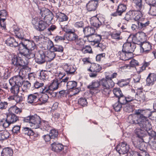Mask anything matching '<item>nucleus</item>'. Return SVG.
Wrapping results in <instances>:
<instances>
[{"instance_id":"nucleus-1","label":"nucleus","mask_w":156,"mask_h":156,"mask_svg":"<svg viewBox=\"0 0 156 156\" xmlns=\"http://www.w3.org/2000/svg\"><path fill=\"white\" fill-rule=\"evenodd\" d=\"M6 43L10 47L18 46L20 53L25 56L27 58L33 56L32 55V51L36 48V45L32 41L28 39L23 40L21 42L19 43L14 38L10 37L6 41Z\"/></svg>"},{"instance_id":"nucleus-2","label":"nucleus","mask_w":156,"mask_h":156,"mask_svg":"<svg viewBox=\"0 0 156 156\" xmlns=\"http://www.w3.org/2000/svg\"><path fill=\"white\" fill-rule=\"evenodd\" d=\"M23 120L25 122H29L30 126L33 128H38L42 126L44 129L47 130L49 127L48 122L44 121L41 122L40 117L37 115L28 116L24 118Z\"/></svg>"},{"instance_id":"nucleus-3","label":"nucleus","mask_w":156,"mask_h":156,"mask_svg":"<svg viewBox=\"0 0 156 156\" xmlns=\"http://www.w3.org/2000/svg\"><path fill=\"white\" fill-rule=\"evenodd\" d=\"M136 45L134 44H132L129 42L124 43L123 45L122 53H120V58L124 60H126L130 58L131 57L129 56V54H132L136 48Z\"/></svg>"},{"instance_id":"nucleus-4","label":"nucleus","mask_w":156,"mask_h":156,"mask_svg":"<svg viewBox=\"0 0 156 156\" xmlns=\"http://www.w3.org/2000/svg\"><path fill=\"white\" fill-rule=\"evenodd\" d=\"M27 75L26 71L23 69L20 70L19 72V75L14 76L10 79L9 83L12 86L11 88L14 87L16 88L21 87L20 82L25 78Z\"/></svg>"},{"instance_id":"nucleus-5","label":"nucleus","mask_w":156,"mask_h":156,"mask_svg":"<svg viewBox=\"0 0 156 156\" xmlns=\"http://www.w3.org/2000/svg\"><path fill=\"white\" fill-rule=\"evenodd\" d=\"M57 89L53 88V89H51V88H43L41 93L40 94L38 93V103L36 105H41L47 102L48 98L47 94L52 95L53 91Z\"/></svg>"},{"instance_id":"nucleus-6","label":"nucleus","mask_w":156,"mask_h":156,"mask_svg":"<svg viewBox=\"0 0 156 156\" xmlns=\"http://www.w3.org/2000/svg\"><path fill=\"white\" fill-rule=\"evenodd\" d=\"M45 20L35 17L32 19V23L35 29L39 31H42L45 30L48 26Z\"/></svg>"},{"instance_id":"nucleus-7","label":"nucleus","mask_w":156,"mask_h":156,"mask_svg":"<svg viewBox=\"0 0 156 156\" xmlns=\"http://www.w3.org/2000/svg\"><path fill=\"white\" fill-rule=\"evenodd\" d=\"M18 117L13 113H9L6 115V118L2 119L0 121V124L5 128H7L11 124L17 121Z\"/></svg>"},{"instance_id":"nucleus-8","label":"nucleus","mask_w":156,"mask_h":156,"mask_svg":"<svg viewBox=\"0 0 156 156\" xmlns=\"http://www.w3.org/2000/svg\"><path fill=\"white\" fill-rule=\"evenodd\" d=\"M138 42L137 41V45L139 46L140 54L148 53L151 50V45L149 42H143L138 43Z\"/></svg>"},{"instance_id":"nucleus-9","label":"nucleus","mask_w":156,"mask_h":156,"mask_svg":"<svg viewBox=\"0 0 156 156\" xmlns=\"http://www.w3.org/2000/svg\"><path fill=\"white\" fill-rule=\"evenodd\" d=\"M116 149L119 154H124L129 151V147L126 142H123L117 145Z\"/></svg>"},{"instance_id":"nucleus-10","label":"nucleus","mask_w":156,"mask_h":156,"mask_svg":"<svg viewBox=\"0 0 156 156\" xmlns=\"http://www.w3.org/2000/svg\"><path fill=\"white\" fill-rule=\"evenodd\" d=\"M101 66L98 64L93 63L91 64L88 70L91 72L90 74V77H95L97 75V73L99 72L101 70Z\"/></svg>"},{"instance_id":"nucleus-11","label":"nucleus","mask_w":156,"mask_h":156,"mask_svg":"<svg viewBox=\"0 0 156 156\" xmlns=\"http://www.w3.org/2000/svg\"><path fill=\"white\" fill-rule=\"evenodd\" d=\"M40 13L44 20L46 21L47 19L49 21L51 20L52 19V14L51 12L48 9L42 8L40 10Z\"/></svg>"},{"instance_id":"nucleus-12","label":"nucleus","mask_w":156,"mask_h":156,"mask_svg":"<svg viewBox=\"0 0 156 156\" xmlns=\"http://www.w3.org/2000/svg\"><path fill=\"white\" fill-rule=\"evenodd\" d=\"M126 9V6L124 4H121L119 5L116 11L112 13L111 15L113 16H120L122 14L125 12Z\"/></svg>"},{"instance_id":"nucleus-13","label":"nucleus","mask_w":156,"mask_h":156,"mask_svg":"<svg viewBox=\"0 0 156 156\" xmlns=\"http://www.w3.org/2000/svg\"><path fill=\"white\" fill-rule=\"evenodd\" d=\"M12 64L18 68L23 67L27 64L20 57H14L12 59Z\"/></svg>"},{"instance_id":"nucleus-14","label":"nucleus","mask_w":156,"mask_h":156,"mask_svg":"<svg viewBox=\"0 0 156 156\" xmlns=\"http://www.w3.org/2000/svg\"><path fill=\"white\" fill-rule=\"evenodd\" d=\"M48 44L49 46H48V48L53 50L54 52H62L63 51V48L62 46L57 45H54L53 42L51 41H49Z\"/></svg>"},{"instance_id":"nucleus-15","label":"nucleus","mask_w":156,"mask_h":156,"mask_svg":"<svg viewBox=\"0 0 156 156\" xmlns=\"http://www.w3.org/2000/svg\"><path fill=\"white\" fill-rule=\"evenodd\" d=\"M46 59V57L45 54L43 52L40 53L37 52L36 53V56H35V62L39 64H41L44 63Z\"/></svg>"},{"instance_id":"nucleus-16","label":"nucleus","mask_w":156,"mask_h":156,"mask_svg":"<svg viewBox=\"0 0 156 156\" xmlns=\"http://www.w3.org/2000/svg\"><path fill=\"white\" fill-rule=\"evenodd\" d=\"M38 93H35L34 94H30L28 95L27 98V102L28 103L33 104L37 105L38 103Z\"/></svg>"},{"instance_id":"nucleus-17","label":"nucleus","mask_w":156,"mask_h":156,"mask_svg":"<svg viewBox=\"0 0 156 156\" xmlns=\"http://www.w3.org/2000/svg\"><path fill=\"white\" fill-rule=\"evenodd\" d=\"M51 150L56 152H59L63 149V146L61 143L54 142L51 144Z\"/></svg>"},{"instance_id":"nucleus-18","label":"nucleus","mask_w":156,"mask_h":156,"mask_svg":"<svg viewBox=\"0 0 156 156\" xmlns=\"http://www.w3.org/2000/svg\"><path fill=\"white\" fill-rule=\"evenodd\" d=\"M156 81V75L153 73H150L147 78L146 84L149 86H151L154 84Z\"/></svg>"},{"instance_id":"nucleus-19","label":"nucleus","mask_w":156,"mask_h":156,"mask_svg":"<svg viewBox=\"0 0 156 156\" xmlns=\"http://www.w3.org/2000/svg\"><path fill=\"white\" fill-rule=\"evenodd\" d=\"M98 2L94 0L90 1L87 5V10L89 11H94L98 5Z\"/></svg>"},{"instance_id":"nucleus-20","label":"nucleus","mask_w":156,"mask_h":156,"mask_svg":"<svg viewBox=\"0 0 156 156\" xmlns=\"http://www.w3.org/2000/svg\"><path fill=\"white\" fill-rule=\"evenodd\" d=\"M63 68L67 75L73 74L76 71L74 66L67 64L64 65Z\"/></svg>"},{"instance_id":"nucleus-21","label":"nucleus","mask_w":156,"mask_h":156,"mask_svg":"<svg viewBox=\"0 0 156 156\" xmlns=\"http://www.w3.org/2000/svg\"><path fill=\"white\" fill-rule=\"evenodd\" d=\"M91 25L96 28L99 27L101 24L98 18L97 17L94 16L91 18L90 20Z\"/></svg>"},{"instance_id":"nucleus-22","label":"nucleus","mask_w":156,"mask_h":156,"mask_svg":"<svg viewBox=\"0 0 156 156\" xmlns=\"http://www.w3.org/2000/svg\"><path fill=\"white\" fill-rule=\"evenodd\" d=\"M144 111V110L140 109H138L137 111V115H139V117L138 119V122H140L142 124L148 120L147 118L141 114V113H143Z\"/></svg>"},{"instance_id":"nucleus-23","label":"nucleus","mask_w":156,"mask_h":156,"mask_svg":"<svg viewBox=\"0 0 156 156\" xmlns=\"http://www.w3.org/2000/svg\"><path fill=\"white\" fill-rule=\"evenodd\" d=\"M66 36V40L69 41H75L78 37V35L73 31L70 33L67 34Z\"/></svg>"},{"instance_id":"nucleus-24","label":"nucleus","mask_w":156,"mask_h":156,"mask_svg":"<svg viewBox=\"0 0 156 156\" xmlns=\"http://www.w3.org/2000/svg\"><path fill=\"white\" fill-rule=\"evenodd\" d=\"M83 31L85 34L87 35L94 34L95 32L94 28L90 26L86 27L83 28Z\"/></svg>"},{"instance_id":"nucleus-25","label":"nucleus","mask_w":156,"mask_h":156,"mask_svg":"<svg viewBox=\"0 0 156 156\" xmlns=\"http://www.w3.org/2000/svg\"><path fill=\"white\" fill-rule=\"evenodd\" d=\"M12 150L9 148L4 149L2 152V156H12Z\"/></svg>"},{"instance_id":"nucleus-26","label":"nucleus","mask_w":156,"mask_h":156,"mask_svg":"<svg viewBox=\"0 0 156 156\" xmlns=\"http://www.w3.org/2000/svg\"><path fill=\"white\" fill-rule=\"evenodd\" d=\"M117 74L116 73H112V72H106L105 73V78L107 80H112L113 78H116Z\"/></svg>"},{"instance_id":"nucleus-27","label":"nucleus","mask_w":156,"mask_h":156,"mask_svg":"<svg viewBox=\"0 0 156 156\" xmlns=\"http://www.w3.org/2000/svg\"><path fill=\"white\" fill-rule=\"evenodd\" d=\"M56 17L60 22L66 21L68 20V17L65 14L58 12L56 14Z\"/></svg>"},{"instance_id":"nucleus-28","label":"nucleus","mask_w":156,"mask_h":156,"mask_svg":"<svg viewBox=\"0 0 156 156\" xmlns=\"http://www.w3.org/2000/svg\"><path fill=\"white\" fill-rule=\"evenodd\" d=\"M8 99L10 100H14L17 103L21 102L23 100V97L18 95H14L13 96L9 97Z\"/></svg>"},{"instance_id":"nucleus-29","label":"nucleus","mask_w":156,"mask_h":156,"mask_svg":"<svg viewBox=\"0 0 156 156\" xmlns=\"http://www.w3.org/2000/svg\"><path fill=\"white\" fill-rule=\"evenodd\" d=\"M144 21H137L138 24V28L141 30H144L146 27L148 26L150 23L149 21L144 22Z\"/></svg>"},{"instance_id":"nucleus-30","label":"nucleus","mask_w":156,"mask_h":156,"mask_svg":"<svg viewBox=\"0 0 156 156\" xmlns=\"http://www.w3.org/2000/svg\"><path fill=\"white\" fill-rule=\"evenodd\" d=\"M9 136L10 134L7 131H0V140L7 139Z\"/></svg>"},{"instance_id":"nucleus-31","label":"nucleus","mask_w":156,"mask_h":156,"mask_svg":"<svg viewBox=\"0 0 156 156\" xmlns=\"http://www.w3.org/2000/svg\"><path fill=\"white\" fill-rule=\"evenodd\" d=\"M21 133L22 134L30 136L33 135L34 133L30 128L28 127H24L22 129Z\"/></svg>"},{"instance_id":"nucleus-32","label":"nucleus","mask_w":156,"mask_h":156,"mask_svg":"<svg viewBox=\"0 0 156 156\" xmlns=\"http://www.w3.org/2000/svg\"><path fill=\"white\" fill-rule=\"evenodd\" d=\"M132 100V99L130 100L127 99L126 98L123 96V95L118 98V102L122 105L125 104L127 102H129Z\"/></svg>"},{"instance_id":"nucleus-33","label":"nucleus","mask_w":156,"mask_h":156,"mask_svg":"<svg viewBox=\"0 0 156 156\" xmlns=\"http://www.w3.org/2000/svg\"><path fill=\"white\" fill-rule=\"evenodd\" d=\"M136 112L134 114L130 115L128 117V121L131 124H136L135 122L136 120Z\"/></svg>"},{"instance_id":"nucleus-34","label":"nucleus","mask_w":156,"mask_h":156,"mask_svg":"<svg viewBox=\"0 0 156 156\" xmlns=\"http://www.w3.org/2000/svg\"><path fill=\"white\" fill-rule=\"evenodd\" d=\"M139 8V10H137V21H144L145 19L143 16V14L141 11V10L143 8V5L141 9H140L139 6H137V9Z\"/></svg>"},{"instance_id":"nucleus-35","label":"nucleus","mask_w":156,"mask_h":156,"mask_svg":"<svg viewBox=\"0 0 156 156\" xmlns=\"http://www.w3.org/2000/svg\"><path fill=\"white\" fill-rule=\"evenodd\" d=\"M9 111L11 113H14L16 114L20 113L21 112L20 109L16 107L15 105L11 107L9 109Z\"/></svg>"},{"instance_id":"nucleus-36","label":"nucleus","mask_w":156,"mask_h":156,"mask_svg":"<svg viewBox=\"0 0 156 156\" xmlns=\"http://www.w3.org/2000/svg\"><path fill=\"white\" fill-rule=\"evenodd\" d=\"M93 37L94 40V44H92L93 45H95L96 44L100 42L102 39V36L99 34H94V37Z\"/></svg>"},{"instance_id":"nucleus-37","label":"nucleus","mask_w":156,"mask_h":156,"mask_svg":"<svg viewBox=\"0 0 156 156\" xmlns=\"http://www.w3.org/2000/svg\"><path fill=\"white\" fill-rule=\"evenodd\" d=\"M49 134L53 140L57 139L58 135V131L54 129H52L51 130Z\"/></svg>"},{"instance_id":"nucleus-38","label":"nucleus","mask_w":156,"mask_h":156,"mask_svg":"<svg viewBox=\"0 0 156 156\" xmlns=\"http://www.w3.org/2000/svg\"><path fill=\"white\" fill-rule=\"evenodd\" d=\"M113 91L115 95L118 98L123 95L120 88H114Z\"/></svg>"},{"instance_id":"nucleus-39","label":"nucleus","mask_w":156,"mask_h":156,"mask_svg":"<svg viewBox=\"0 0 156 156\" xmlns=\"http://www.w3.org/2000/svg\"><path fill=\"white\" fill-rule=\"evenodd\" d=\"M150 6V12L152 15L156 16V3Z\"/></svg>"},{"instance_id":"nucleus-40","label":"nucleus","mask_w":156,"mask_h":156,"mask_svg":"<svg viewBox=\"0 0 156 156\" xmlns=\"http://www.w3.org/2000/svg\"><path fill=\"white\" fill-rule=\"evenodd\" d=\"M138 36V38H137V41L138 43H142L143 41V38L144 37V34L143 32L140 33L139 32L137 33V36Z\"/></svg>"},{"instance_id":"nucleus-41","label":"nucleus","mask_w":156,"mask_h":156,"mask_svg":"<svg viewBox=\"0 0 156 156\" xmlns=\"http://www.w3.org/2000/svg\"><path fill=\"white\" fill-rule=\"evenodd\" d=\"M59 83L57 80H55L53 81L51 84L49 86V88H58L59 87Z\"/></svg>"},{"instance_id":"nucleus-42","label":"nucleus","mask_w":156,"mask_h":156,"mask_svg":"<svg viewBox=\"0 0 156 156\" xmlns=\"http://www.w3.org/2000/svg\"><path fill=\"white\" fill-rule=\"evenodd\" d=\"M99 87H108V82L107 81L104 79L102 80L99 82Z\"/></svg>"},{"instance_id":"nucleus-43","label":"nucleus","mask_w":156,"mask_h":156,"mask_svg":"<svg viewBox=\"0 0 156 156\" xmlns=\"http://www.w3.org/2000/svg\"><path fill=\"white\" fill-rule=\"evenodd\" d=\"M113 107L115 111L119 112L121 109L122 106L121 104L118 102L113 105Z\"/></svg>"},{"instance_id":"nucleus-44","label":"nucleus","mask_w":156,"mask_h":156,"mask_svg":"<svg viewBox=\"0 0 156 156\" xmlns=\"http://www.w3.org/2000/svg\"><path fill=\"white\" fill-rule=\"evenodd\" d=\"M77 82L74 81H70L67 83V86L69 88H75L77 86Z\"/></svg>"},{"instance_id":"nucleus-45","label":"nucleus","mask_w":156,"mask_h":156,"mask_svg":"<svg viewBox=\"0 0 156 156\" xmlns=\"http://www.w3.org/2000/svg\"><path fill=\"white\" fill-rule=\"evenodd\" d=\"M78 103L79 105L83 106L86 105L87 104V100L83 98H80L79 100Z\"/></svg>"},{"instance_id":"nucleus-46","label":"nucleus","mask_w":156,"mask_h":156,"mask_svg":"<svg viewBox=\"0 0 156 156\" xmlns=\"http://www.w3.org/2000/svg\"><path fill=\"white\" fill-rule=\"evenodd\" d=\"M74 27L76 28H82L84 27V24L82 21L76 22L74 24Z\"/></svg>"},{"instance_id":"nucleus-47","label":"nucleus","mask_w":156,"mask_h":156,"mask_svg":"<svg viewBox=\"0 0 156 156\" xmlns=\"http://www.w3.org/2000/svg\"><path fill=\"white\" fill-rule=\"evenodd\" d=\"M47 72L46 71H42L40 73V78L41 79L45 80L46 78L48 76L47 75Z\"/></svg>"},{"instance_id":"nucleus-48","label":"nucleus","mask_w":156,"mask_h":156,"mask_svg":"<svg viewBox=\"0 0 156 156\" xmlns=\"http://www.w3.org/2000/svg\"><path fill=\"white\" fill-rule=\"evenodd\" d=\"M43 137L46 142H50L51 143V141H53V140L51 139V138L49 134L44 135L43 136Z\"/></svg>"},{"instance_id":"nucleus-49","label":"nucleus","mask_w":156,"mask_h":156,"mask_svg":"<svg viewBox=\"0 0 156 156\" xmlns=\"http://www.w3.org/2000/svg\"><path fill=\"white\" fill-rule=\"evenodd\" d=\"M7 16V13L5 10H2L0 11V19L2 18L6 19Z\"/></svg>"},{"instance_id":"nucleus-50","label":"nucleus","mask_w":156,"mask_h":156,"mask_svg":"<svg viewBox=\"0 0 156 156\" xmlns=\"http://www.w3.org/2000/svg\"><path fill=\"white\" fill-rule=\"evenodd\" d=\"M55 55L53 51H49L47 57L50 60H53L55 58Z\"/></svg>"},{"instance_id":"nucleus-51","label":"nucleus","mask_w":156,"mask_h":156,"mask_svg":"<svg viewBox=\"0 0 156 156\" xmlns=\"http://www.w3.org/2000/svg\"><path fill=\"white\" fill-rule=\"evenodd\" d=\"M95 46L97 48H98L101 51H103L106 48L105 45L103 43H100V42L96 44Z\"/></svg>"},{"instance_id":"nucleus-52","label":"nucleus","mask_w":156,"mask_h":156,"mask_svg":"<svg viewBox=\"0 0 156 156\" xmlns=\"http://www.w3.org/2000/svg\"><path fill=\"white\" fill-rule=\"evenodd\" d=\"M105 53H102L97 55L96 57V60L97 61H100L101 59L105 58Z\"/></svg>"},{"instance_id":"nucleus-53","label":"nucleus","mask_w":156,"mask_h":156,"mask_svg":"<svg viewBox=\"0 0 156 156\" xmlns=\"http://www.w3.org/2000/svg\"><path fill=\"white\" fill-rule=\"evenodd\" d=\"M55 40L57 42H58L59 41L66 40V36L65 35L63 37L57 36L55 37Z\"/></svg>"},{"instance_id":"nucleus-54","label":"nucleus","mask_w":156,"mask_h":156,"mask_svg":"<svg viewBox=\"0 0 156 156\" xmlns=\"http://www.w3.org/2000/svg\"><path fill=\"white\" fill-rule=\"evenodd\" d=\"M99 87V83L98 81L94 82L92 83V84L88 88H98Z\"/></svg>"},{"instance_id":"nucleus-55","label":"nucleus","mask_w":156,"mask_h":156,"mask_svg":"<svg viewBox=\"0 0 156 156\" xmlns=\"http://www.w3.org/2000/svg\"><path fill=\"white\" fill-rule=\"evenodd\" d=\"M124 110L126 112H132L133 110L131 108V106L127 104L123 108Z\"/></svg>"},{"instance_id":"nucleus-56","label":"nucleus","mask_w":156,"mask_h":156,"mask_svg":"<svg viewBox=\"0 0 156 156\" xmlns=\"http://www.w3.org/2000/svg\"><path fill=\"white\" fill-rule=\"evenodd\" d=\"M83 41L81 38H79L78 37L77 39L75 41V42L76 44L79 46H82L83 44Z\"/></svg>"},{"instance_id":"nucleus-57","label":"nucleus","mask_w":156,"mask_h":156,"mask_svg":"<svg viewBox=\"0 0 156 156\" xmlns=\"http://www.w3.org/2000/svg\"><path fill=\"white\" fill-rule=\"evenodd\" d=\"M93 37L94 34L87 35L86 37L88 41L91 42L93 43L92 44H94V40Z\"/></svg>"},{"instance_id":"nucleus-58","label":"nucleus","mask_w":156,"mask_h":156,"mask_svg":"<svg viewBox=\"0 0 156 156\" xmlns=\"http://www.w3.org/2000/svg\"><path fill=\"white\" fill-rule=\"evenodd\" d=\"M129 12L132 20H134L135 21H136V11L135 10H133L129 11Z\"/></svg>"},{"instance_id":"nucleus-59","label":"nucleus","mask_w":156,"mask_h":156,"mask_svg":"<svg viewBox=\"0 0 156 156\" xmlns=\"http://www.w3.org/2000/svg\"><path fill=\"white\" fill-rule=\"evenodd\" d=\"M6 19L5 18H2L0 20V27L3 29H5L6 27V25L5 21Z\"/></svg>"},{"instance_id":"nucleus-60","label":"nucleus","mask_w":156,"mask_h":156,"mask_svg":"<svg viewBox=\"0 0 156 156\" xmlns=\"http://www.w3.org/2000/svg\"><path fill=\"white\" fill-rule=\"evenodd\" d=\"M20 126H15L13 128L12 131L13 133H17L20 132Z\"/></svg>"},{"instance_id":"nucleus-61","label":"nucleus","mask_w":156,"mask_h":156,"mask_svg":"<svg viewBox=\"0 0 156 156\" xmlns=\"http://www.w3.org/2000/svg\"><path fill=\"white\" fill-rule=\"evenodd\" d=\"M118 83L119 86L121 87H124L128 84V83L126 82L123 80H122L121 81H119Z\"/></svg>"},{"instance_id":"nucleus-62","label":"nucleus","mask_w":156,"mask_h":156,"mask_svg":"<svg viewBox=\"0 0 156 156\" xmlns=\"http://www.w3.org/2000/svg\"><path fill=\"white\" fill-rule=\"evenodd\" d=\"M119 33H113L111 34V37L112 38L119 40L120 39Z\"/></svg>"},{"instance_id":"nucleus-63","label":"nucleus","mask_w":156,"mask_h":156,"mask_svg":"<svg viewBox=\"0 0 156 156\" xmlns=\"http://www.w3.org/2000/svg\"><path fill=\"white\" fill-rule=\"evenodd\" d=\"M20 88H10L11 92L14 95H17L20 91Z\"/></svg>"},{"instance_id":"nucleus-64","label":"nucleus","mask_w":156,"mask_h":156,"mask_svg":"<svg viewBox=\"0 0 156 156\" xmlns=\"http://www.w3.org/2000/svg\"><path fill=\"white\" fill-rule=\"evenodd\" d=\"M136 34L131 35L130 36V38L132 39V44H134L136 45Z\"/></svg>"}]
</instances>
